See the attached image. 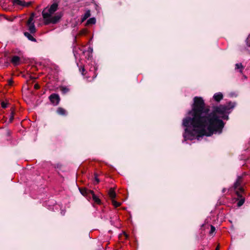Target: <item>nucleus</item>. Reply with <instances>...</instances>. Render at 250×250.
Masks as SVG:
<instances>
[{
  "label": "nucleus",
  "instance_id": "obj_1",
  "mask_svg": "<svg viewBox=\"0 0 250 250\" xmlns=\"http://www.w3.org/2000/svg\"><path fill=\"white\" fill-rule=\"evenodd\" d=\"M192 109L188 112V116L183 120L185 129V137L192 140L198 139L203 136H210L213 133H220L224 126L222 119H228L227 114L233 108L230 103L213 107L210 113L205 109V104L202 98L195 97Z\"/></svg>",
  "mask_w": 250,
  "mask_h": 250
},
{
  "label": "nucleus",
  "instance_id": "obj_2",
  "mask_svg": "<svg viewBox=\"0 0 250 250\" xmlns=\"http://www.w3.org/2000/svg\"><path fill=\"white\" fill-rule=\"evenodd\" d=\"M58 9V4L55 2L43 10L42 16L45 25L55 24L60 21L62 15L59 13H55Z\"/></svg>",
  "mask_w": 250,
  "mask_h": 250
},
{
  "label": "nucleus",
  "instance_id": "obj_3",
  "mask_svg": "<svg viewBox=\"0 0 250 250\" xmlns=\"http://www.w3.org/2000/svg\"><path fill=\"white\" fill-rule=\"evenodd\" d=\"M244 184L242 177L241 176H238L233 185V188L236 195H240V193H244Z\"/></svg>",
  "mask_w": 250,
  "mask_h": 250
},
{
  "label": "nucleus",
  "instance_id": "obj_4",
  "mask_svg": "<svg viewBox=\"0 0 250 250\" xmlns=\"http://www.w3.org/2000/svg\"><path fill=\"white\" fill-rule=\"evenodd\" d=\"M97 68L95 66H92L88 71H86L84 76L85 78L89 82L93 81L97 76Z\"/></svg>",
  "mask_w": 250,
  "mask_h": 250
},
{
  "label": "nucleus",
  "instance_id": "obj_5",
  "mask_svg": "<svg viewBox=\"0 0 250 250\" xmlns=\"http://www.w3.org/2000/svg\"><path fill=\"white\" fill-rule=\"evenodd\" d=\"M34 18V14L32 13L27 21V26L28 30L31 33H35L36 32V28L33 21Z\"/></svg>",
  "mask_w": 250,
  "mask_h": 250
},
{
  "label": "nucleus",
  "instance_id": "obj_6",
  "mask_svg": "<svg viewBox=\"0 0 250 250\" xmlns=\"http://www.w3.org/2000/svg\"><path fill=\"white\" fill-rule=\"evenodd\" d=\"M81 193L84 196L86 197L88 200L91 199V194L93 193V190L88 189L85 188H80Z\"/></svg>",
  "mask_w": 250,
  "mask_h": 250
},
{
  "label": "nucleus",
  "instance_id": "obj_7",
  "mask_svg": "<svg viewBox=\"0 0 250 250\" xmlns=\"http://www.w3.org/2000/svg\"><path fill=\"white\" fill-rule=\"evenodd\" d=\"M49 99L50 102L55 105L58 104L60 100L59 95L55 93L50 95Z\"/></svg>",
  "mask_w": 250,
  "mask_h": 250
},
{
  "label": "nucleus",
  "instance_id": "obj_8",
  "mask_svg": "<svg viewBox=\"0 0 250 250\" xmlns=\"http://www.w3.org/2000/svg\"><path fill=\"white\" fill-rule=\"evenodd\" d=\"M237 195L238 197V198L237 199V200L238 201L237 206L238 207H240L244 204L245 201V198L243 196V193H240V195Z\"/></svg>",
  "mask_w": 250,
  "mask_h": 250
},
{
  "label": "nucleus",
  "instance_id": "obj_9",
  "mask_svg": "<svg viewBox=\"0 0 250 250\" xmlns=\"http://www.w3.org/2000/svg\"><path fill=\"white\" fill-rule=\"evenodd\" d=\"M11 62L14 65H18L21 63V59L17 56H14L11 59Z\"/></svg>",
  "mask_w": 250,
  "mask_h": 250
},
{
  "label": "nucleus",
  "instance_id": "obj_10",
  "mask_svg": "<svg viewBox=\"0 0 250 250\" xmlns=\"http://www.w3.org/2000/svg\"><path fill=\"white\" fill-rule=\"evenodd\" d=\"M14 0L15 3L17 4L18 5L22 6L28 7L31 4L30 2L26 3L25 1H24L23 0Z\"/></svg>",
  "mask_w": 250,
  "mask_h": 250
},
{
  "label": "nucleus",
  "instance_id": "obj_11",
  "mask_svg": "<svg viewBox=\"0 0 250 250\" xmlns=\"http://www.w3.org/2000/svg\"><path fill=\"white\" fill-rule=\"evenodd\" d=\"M108 195L111 200L115 199L116 197V193L115 191L114 188H110L108 191Z\"/></svg>",
  "mask_w": 250,
  "mask_h": 250
},
{
  "label": "nucleus",
  "instance_id": "obj_12",
  "mask_svg": "<svg viewBox=\"0 0 250 250\" xmlns=\"http://www.w3.org/2000/svg\"><path fill=\"white\" fill-rule=\"evenodd\" d=\"M223 98V95L222 93L218 92L215 93L213 96L214 100L217 102H220Z\"/></svg>",
  "mask_w": 250,
  "mask_h": 250
},
{
  "label": "nucleus",
  "instance_id": "obj_13",
  "mask_svg": "<svg viewBox=\"0 0 250 250\" xmlns=\"http://www.w3.org/2000/svg\"><path fill=\"white\" fill-rule=\"evenodd\" d=\"M91 197L94 202L97 204L100 205L101 204V200L94 194V191H93V193L91 194Z\"/></svg>",
  "mask_w": 250,
  "mask_h": 250
},
{
  "label": "nucleus",
  "instance_id": "obj_14",
  "mask_svg": "<svg viewBox=\"0 0 250 250\" xmlns=\"http://www.w3.org/2000/svg\"><path fill=\"white\" fill-rule=\"evenodd\" d=\"M244 69V66L241 63H238L235 64V69L238 70L240 73H242Z\"/></svg>",
  "mask_w": 250,
  "mask_h": 250
},
{
  "label": "nucleus",
  "instance_id": "obj_15",
  "mask_svg": "<svg viewBox=\"0 0 250 250\" xmlns=\"http://www.w3.org/2000/svg\"><path fill=\"white\" fill-rule=\"evenodd\" d=\"M24 34L25 36L26 37L28 38V39L30 41L34 42H36V39L34 38L33 37V36L32 35H31L30 33H29L28 32H24Z\"/></svg>",
  "mask_w": 250,
  "mask_h": 250
},
{
  "label": "nucleus",
  "instance_id": "obj_16",
  "mask_svg": "<svg viewBox=\"0 0 250 250\" xmlns=\"http://www.w3.org/2000/svg\"><path fill=\"white\" fill-rule=\"evenodd\" d=\"M90 16V11L87 10L82 18V21L83 22Z\"/></svg>",
  "mask_w": 250,
  "mask_h": 250
},
{
  "label": "nucleus",
  "instance_id": "obj_17",
  "mask_svg": "<svg viewBox=\"0 0 250 250\" xmlns=\"http://www.w3.org/2000/svg\"><path fill=\"white\" fill-rule=\"evenodd\" d=\"M57 112L59 114L61 115H65L66 114V110L62 107H59L57 109Z\"/></svg>",
  "mask_w": 250,
  "mask_h": 250
},
{
  "label": "nucleus",
  "instance_id": "obj_18",
  "mask_svg": "<svg viewBox=\"0 0 250 250\" xmlns=\"http://www.w3.org/2000/svg\"><path fill=\"white\" fill-rule=\"evenodd\" d=\"M111 202L115 208L119 207L121 205V203L120 202L116 201L115 199L112 200Z\"/></svg>",
  "mask_w": 250,
  "mask_h": 250
},
{
  "label": "nucleus",
  "instance_id": "obj_19",
  "mask_svg": "<svg viewBox=\"0 0 250 250\" xmlns=\"http://www.w3.org/2000/svg\"><path fill=\"white\" fill-rule=\"evenodd\" d=\"M96 22V20L94 18H90L89 20H87L86 22V24H93L95 23Z\"/></svg>",
  "mask_w": 250,
  "mask_h": 250
},
{
  "label": "nucleus",
  "instance_id": "obj_20",
  "mask_svg": "<svg viewBox=\"0 0 250 250\" xmlns=\"http://www.w3.org/2000/svg\"><path fill=\"white\" fill-rule=\"evenodd\" d=\"M79 70H80V71L81 72L82 74L84 76L85 75V73H84L85 70L84 66H80Z\"/></svg>",
  "mask_w": 250,
  "mask_h": 250
},
{
  "label": "nucleus",
  "instance_id": "obj_21",
  "mask_svg": "<svg viewBox=\"0 0 250 250\" xmlns=\"http://www.w3.org/2000/svg\"><path fill=\"white\" fill-rule=\"evenodd\" d=\"M215 228L214 226L211 225L210 230L209 232V234L212 235L213 233L215 232Z\"/></svg>",
  "mask_w": 250,
  "mask_h": 250
},
{
  "label": "nucleus",
  "instance_id": "obj_22",
  "mask_svg": "<svg viewBox=\"0 0 250 250\" xmlns=\"http://www.w3.org/2000/svg\"><path fill=\"white\" fill-rule=\"evenodd\" d=\"M246 44L248 46L250 47V34H249L246 40Z\"/></svg>",
  "mask_w": 250,
  "mask_h": 250
},
{
  "label": "nucleus",
  "instance_id": "obj_23",
  "mask_svg": "<svg viewBox=\"0 0 250 250\" xmlns=\"http://www.w3.org/2000/svg\"><path fill=\"white\" fill-rule=\"evenodd\" d=\"M61 90L62 91V92H63V93H66L68 91H69V89L68 88L66 87H62V88H61Z\"/></svg>",
  "mask_w": 250,
  "mask_h": 250
},
{
  "label": "nucleus",
  "instance_id": "obj_24",
  "mask_svg": "<svg viewBox=\"0 0 250 250\" xmlns=\"http://www.w3.org/2000/svg\"><path fill=\"white\" fill-rule=\"evenodd\" d=\"M14 113L13 111H12L11 112L10 117V119H9L10 122H11L13 121V120L14 119Z\"/></svg>",
  "mask_w": 250,
  "mask_h": 250
},
{
  "label": "nucleus",
  "instance_id": "obj_25",
  "mask_svg": "<svg viewBox=\"0 0 250 250\" xmlns=\"http://www.w3.org/2000/svg\"><path fill=\"white\" fill-rule=\"evenodd\" d=\"M1 104L3 108H6L7 107V104L3 102L1 103Z\"/></svg>",
  "mask_w": 250,
  "mask_h": 250
},
{
  "label": "nucleus",
  "instance_id": "obj_26",
  "mask_svg": "<svg viewBox=\"0 0 250 250\" xmlns=\"http://www.w3.org/2000/svg\"><path fill=\"white\" fill-rule=\"evenodd\" d=\"M34 88L36 89H38L40 88V85L38 83H36L34 85Z\"/></svg>",
  "mask_w": 250,
  "mask_h": 250
},
{
  "label": "nucleus",
  "instance_id": "obj_27",
  "mask_svg": "<svg viewBox=\"0 0 250 250\" xmlns=\"http://www.w3.org/2000/svg\"><path fill=\"white\" fill-rule=\"evenodd\" d=\"M215 250H219V246L218 245L215 249Z\"/></svg>",
  "mask_w": 250,
  "mask_h": 250
},
{
  "label": "nucleus",
  "instance_id": "obj_28",
  "mask_svg": "<svg viewBox=\"0 0 250 250\" xmlns=\"http://www.w3.org/2000/svg\"><path fill=\"white\" fill-rule=\"evenodd\" d=\"M9 83L10 85H11L12 83V81H9Z\"/></svg>",
  "mask_w": 250,
  "mask_h": 250
},
{
  "label": "nucleus",
  "instance_id": "obj_29",
  "mask_svg": "<svg viewBox=\"0 0 250 250\" xmlns=\"http://www.w3.org/2000/svg\"><path fill=\"white\" fill-rule=\"evenodd\" d=\"M96 181H97V183H99V180H98L97 178L96 179Z\"/></svg>",
  "mask_w": 250,
  "mask_h": 250
},
{
  "label": "nucleus",
  "instance_id": "obj_30",
  "mask_svg": "<svg viewBox=\"0 0 250 250\" xmlns=\"http://www.w3.org/2000/svg\"><path fill=\"white\" fill-rule=\"evenodd\" d=\"M125 237H126V238L127 237V235L126 234H125Z\"/></svg>",
  "mask_w": 250,
  "mask_h": 250
}]
</instances>
